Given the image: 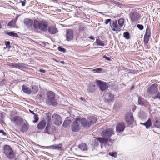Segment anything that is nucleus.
Segmentation results:
<instances>
[{
  "label": "nucleus",
  "instance_id": "1",
  "mask_svg": "<svg viewBox=\"0 0 160 160\" xmlns=\"http://www.w3.org/2000/svg\"><path fill=\"white\" fill-rule=\"evenodd\" d=\"M96 121V118L93 116L88 117L87 119L78 118L72 123L71 129L73 132H78L81 128V124L84 127H89L95 123Z\"/></svg>",
  "mask_w": 160,
  "mask_h": 160
},
{
  "label": "nucleus",
  "instance_id": "2",
  "mask_svg": "<svg viewBox=\"0 0 160 160\" xmlns=\"http://www.w3.org/2000/svg\"><path fill=\"white\" fill-rule=\"evenodd\" d=\"M48 26V22L44 20L36 21L34 22V28L39 32L47 31Z\"/></svg>",
  "mask_w": 160,
  "mask_h": 160
},
{
  "label": "nucleus",
  "instance_id": "3",
  "mask_svg": "<svg viewBox=\"0 0 160 160\" xmlns=\"http://www.w3.org/2000/svg\"><path fill=\"white\" fill-rule=\"evenodd\" d=\"M147 92L149 94L152 96V98H158L160 100V93L158 92L157 84H154L149 87L148 89Z\"/></svg>",
  "mask_w": 160,
  "mask_h": 160
},
{
  "label": "nucleus",
  "instance_id": "4",
  "mask_svg": "<svg viewBox=\"0 0 160 160\" xmlns=\"http://www.w3.org/2000/svg\"><path fill=\"white\" fill-rule=\"evenodd\" d=\"M124 20L122 18L120 19L118 22L117 20L112 21L110 22V26L113 31L116 32H119L121 30V28L122 27L123 25Z\"/></svg>",
  "mask_w": 160,
  "mask_h": 160
},
{
  "label": "nucleus",
  "instance_id": "5",
  "mask_svg": "<svg viewBox=\"0 0 160 160\" xmlns=\"http://www.w3.org/2000/svg\"><path fill=\"white\" fill-rule=\"evenodd\" d=\"M47 98L46 103L49 105L55 106L57 104L56 100L55 98V95L53 92H49L47 94Z\"/></svg>",
  "mask_w": 160,
  "mask_h": 160
},
{
  "label": "nucleus",
  "instance_id": "6",
  "mask_svg": "<svg viewBox=\"0 0 160 160\" xmlns=\"http://www.w3.org/2000/svg\"><path fill=\"white\" fill-rule=\"evenodd\" d=\"M3 153L9 159H12L14 157V152L9 145H6L4 147Z\"/></svg>",
  "mask_w": 160,
  "mask_h": 160
},
{
  "label": "nucleus",
  "instance_id": "7",
  "mask_svg": "<svg viewBox=\"0 0 160 160\" xmlns=\"http://www.w3.org/2000/svg\"><path fill=\"white\" fill-rule=\"evenodd\" d=\"M96 81L97 85L101 91H104L108 88V86L106 82L99 80H96Z\"/></svg>",
  "mask_w": 160,
  "mask_h": 160
},
{
  "label": "nucleus",
  "instance_id": "8",
  "mask_svg": "<svg viewBox=\"0 0 160 160\" xmlns=\"http://www.w3.org/2000/svg\"><path fill=\"white\" fill-rule=\"evenodd\" d=\"M95 141H97L98 144L99 143H104L105 144H108V145H112V142H111V140L108 139L105 137L98 138H97L95 139Z\"/></svg>",
  "mask_w": 160,
  "mask_h": 160
},
{
  "label": "nucleus",
  "instance_id": "9",
  "mask_svg": "<svg viewBox=\"0 0 160 160\" xmlns=\"http://www.w3.org/2000/svg\"><path fill=\"white\" fill-rule=\"evenodd\" d=\"M114 134L113 129L112 128H107L103 131L102 133V136L107 138H109Z\"/></svg>",
  "mask_w": 160,
  "mask_h": 160
},
{
  "label": "nucleus",
  "instance_id": "10",
  "mask_svg": "<svg viewBox=\"0 0 160 160\" xmlns=\"http://www.w3.org/2000/svg\"><path fill=\"white\" fill-rule=\"evenodd\" d=\"M52 120L54 123L56 125H60L62 123V118L58 114H54L52 116Z\"/></svg>",
  "mask_w": 160,
  "mask_h": 160
},
{
  "label": "nucleus",
  "instance_id": "11",
  "mask_svg": "<svg viewBox=\"0 0 160 160\" xmlns=\"http://www.w3.org/2000/svg\"><path fill=\"white\" fill-rule=\"evenodd\" d=\"M105 101L108 104H109L113 101L114 98V95L110 92H107L104 95Z\"/></svg>",
  "mask_w": 160,
  "mask_h": 160
},
{
  "label": "nucleus",
  "instance_id": "12",
  "mask_svg": "<svg viewBox=\"0 0 160 160\" xmlns=\"http://www.w3.org/2000/svg\"><path fill=\"white\" fill-rule=\"evenodd\" d=\"M130 16L132 22L138 21L140 18V16L137 12H132L130 13Z\"/></svg>",
  "mask_w": 160,
  "mask_h": 160
},
{
  "label": "nucleus",
  "instance_id": "13",
  "mask_svg": "<svg viewBox=\"0 0 160 160\" xmlns=\"http://www.w3.org/2000/svg\"><path fill=\"white\" fill-rule=\"evenodd\" d=\"M46 120H48V124L44 131L45 133L50 134V130L51 129V119L50 117H46Z\"/></svg>",
  "mask_w": 160,
  "mask_h": 160
},
{
  "label": "nucleus",
  "instance_id": "14",
  "mask_svg": "<svg viewBox=\"0 0 160 160\" xmlns=\"http://www.w3.org/2000/svg\"><path fill=\"white\" fill-rule=\"evenodd\" d=\"M125 128V125L122 122L119 123L116 128V131L118 132L123 131Z\"/></svg>",
  "mask_w": 160,
  "mask_h": 160
},
{
  "label": "nucleus",
  "instance_id": "15",
  "mask_svg": "<svg viewBox=\"0 0 160 160\" xmlns=\"http://www.w3.org/2000/svg\"><path fill=\"white\" fill-rule=\"evenodd\" d=\"M48 148L56 149L62 151V150L63 147L61 144H54L48 147Z\"/></svg>",
  "mask_w": 160,
  "mask_h": 160
},
{
  "label": "nucleus",
  "instance_id": "16",
  "mask_svg": "<svg viewBox=\"0 0 160 160\" xmlns=\"http://www.w3.org/2000/svg\"><path fill=\"white\" fill-rule=\"evenodd\" d=\"M66 38L68 41H70L73 38V32L72 30H68L67 31Z\"/></svg>",
  "mask_w": 160,
  "mask_h": 160
},
{
  "label": "nucleus",
  "instance_id": "17",
  "mask_svg": "<svg viewBox=\"0 0 160 160\" xmlns=\"http://www.w3.org/2000/svg\"><path fill=\"white\" fill-rule=\"evenodd\" d=\"M125 121L129 124H132L133 122V118L132 114H128L126 115Z\"/></svg>",
  "mask_w": 160,
  "mask_h": 160
},
{
  "label": "nucleus",
  "instance_id": "18",
  "mask_svg": "<svg viewBox=\"0 0 160 160\" xmlns=\"http://www.w3.org/2000/svg\"><path fill=\"white\" fill-rule=\"evenodd\" d=\"M47 121H48V120H46V118H44V119L38 124V128L39 129L41 130L43 129L47 124Z\"/></svg>",
  "mask_w": 160,
  "mask_h": 160
},
{
  "label": "nucleus",
  "instance_id": "19",
  "mask_svg": "<svg viewBox=\"0 0 160 160\" xmlns=\"http://www.w3.org/2000/svg\"><path fill=\"white\" fill-rule=\"evenodd\" d=\"M10 119L12 122H15L17 123L20 122H22L23 121L22 118L19 116H15L14 117L11 116Z\"/></svg>",
  "mask_w": 160,
  "mask_h": 160
},
{
  "label": "nucleus",
  "instance_id": "20",
  "mask_svg": "<svg viewBox=\"0 0 160 160\" xmlns=\"http://www.w3.org/2000/svg\"><path fill=\"white\" fill-rule=\"evenodd\" d=\"M22 88L23 91L25 93L28 94H32L31 90L26 85H23Z\"/></svg>",
  "mask_w": 160,
  "mask_h": 160
},
{
  "label": "nucleus",
  "instance_id": "21",
  "mask_svg": "<svg viewBox=\"0 0 160 160\" xmlns=\"http://www.w3.org/2000/svg\"><path fill=\"white\" fill-rule=\"evenodd\" d=\"M48 32L51 34H54L58 32V29L54 26H51L48 28Z\"/></svg>",
  "mask_w": 160,
  "mask_h": 160
},
{
  "label": "nucleus",
  "instance_id": "22",
  "mask_svg": "<svg viewBox=\"0 0 160 160\" xmlns=\"http://www.w3.org/2000/svg\"><path fill=\"white\" fill-rule=\"evenodd\" d=\"M155 120L153 124L155 127L160 128V118H158L157 117L155 118Z\"/></svg>",
  "mask_w": 160,
  "mask_h": 160
},
{
  "label": "nucleus",
  "instance_id": "23",
  "mask_svg": "<svg viewBox=\"0 0 160 160\" xmlns=\"http://www.w3.org/2000/svg\"><path fill=\"white\" fill-rule=\"evenodd\" d=\"M140 124H142L143 125H144L145 126L146 128L147 129L148 128L152 125L151 121L150 118L148 119L146 122L143 123H141Z\"/></svg>",
  "mask_w": 160,
  "mask_h": 160
},
{
  "label": "nucleus",
  "instance_id": "24",
  "mask_svg": "<svg viewBox=\"0 0 160 160\" xmlns=\"http://www.w3.org/2000/svg\"><path fill=\"white\" fill-rule=\"evenodd\" d=\"M24 24L28 27H30L33 24V21L30 19H26L24 21Z\"/></svg>",
  "mask_w": 160,
  "mask_h": 160
},
{
  "label": "nucleus",
  "instance_id": "25",
  "mask_svg": "<svg viewBox=\"0 0 160 160\" xmlns=\"http://www.w3.org/2000/svg\"><path fill=\"white\" fill-rule=\"evenodd\" d=\"M31 92L32 93H36L38 90V87L36 85H32L31 86Z\"/></svg>",
  "mask_w": 160,
  "mask_h": 160
},
{
  "label": "nucleus",
  "instance_id": "26",
  "mask_svg": "<svg viewBox=\"0 0 160 160\" xmlns=\"http://www.w3.org/2000/svg\"><path fill=\"white\" fill-rule=\"evenodd\" d=\"M79 148L82 151H87V148L85 144L82 143L79 145Z\"/></svg>",
  "mask_w": 160,
  "mask_h": 160
},
{
  "label": "nucleus",
  "instance_id": "27",
  "mask_svg": "<svg viewBox=\"0 0 160 160\" xmlns=\"http://www.w3.org/2000/svg\"><path fill=\"white\" fill-rule=\"evenodd\" d=\"M138 104L141 105L145 106L146 104V102L144 101V100L140 97L138 98Z\"/></svg>",
  "mask_w": 160,
  "mask_h": 160
},
{
  "label": "nucleus",
  "instance_id": "28",
  "mask_svg": "<svg viewBox=\"0 0 160 160\" xmlns=\"http://www.w3.org/2000/svg\"><path fill=\"white\" fill-rule=\"evenodd\" d=\"M71 123V120L68 119H66L63 124V125L65 127H67Z\"/></svg>",
  "mask_w": 160,
  "mask_h": 160
},
{
  "label": "nucleus",
  "instance_id": "29",
  "mask_svg": "<svg viewBox=\"0 0 160 160\" xmlns=\"http://www.w3.org/2000/svg\"><path fill=\"white\" fill-rule=\"evenodd\" d=\"M151 32L149 28L147 27L146 30L145 36L150 37L151 36Z\"/></svg>",
  "mask_w": 160,
  "mask_h": 160
},
{
  "label": "nucleus",
  "instance_id": "30",
  "mask_svg": "<svg viewBox=\"0 0 160 160\" xmlns=\"http://www.w3.org/2000/svg\"><path fill=\"white\" fill-rule=\"evenodd\" d=\"M15 21L12 20L8 23V26L9 27H14L15 25Z\"/></svg>",
  "mask_w": 160,
  "mask_h": 160
},
{
  "label": "nucleus",
  "instance_id": "31",
  "mask_svg": "<svg viewBox=\"0 0 160 160\" xmlns=\"http://www.w3.org/2000/svg\"><path fill=\"white\" fill-rule=\"evenodd\" d=\"M7 34L9 36L12 37H18V35L17 33L12 32H8L7 33Z\"/></svg>",
  "mask_w": 160,
  "mask_h": 160
},
{
  "label": "nucleus",
  "instance_id": "32",
  "mask_svg": "<svg viewBox=\"0 0 160 160\" xmlns=\"http://www.w3.org/2000/svg\"><path fill=\"white\" fill-rule=\"evenodd\" d=\"M150 37L144 35V42L145 44H147L149 39Z\"/></svg>",
  "mask_w": 160,
  "mask_h": 160
},
{
  "label": "nucleus",
  "instance_id": "33",
  "mask_svg": "<svg viewBox=\"0 0 160 160\" xmlns=\"http://www.w3.org/2000/svg\"><path fill=\"white\" fill-rule=\"evenodd\" d=\"M124 37L127 39H128L130 38V35L129 32H125L123 33Z\"/></svg>",
  "mask_w": 160,
  "mask_h": 160
},
{
  "label": "nucleus",
  "instance_id": "34",
  "mask_svg": "<svg viewBox=\"0 0 160 160\" xmlns=\"http://www.w3.org/2000/svg\"><path fill=\"white\" fill-rule=\"evenodd\" d=\"M102 70V69L101 68H97L93 69L92 71L95 72L100 73Z\"/></svg>",
  "mask_w": 160,
  "mask_h": 160
},
{
  "label": "nucleus",
  "instance_id": "35",
  "mask_svg": "<svg viewBox=\"0 0 160 160\" xmlns=\"http://www.w3.org/2000/svg\"><path fill=\"white\" fill-rule=\"evenodd\" d=\"M96 42L98 45L101 46H103L104 45V44L100 40L97 39Z\"/></svg>",
  "mask_w": 160,
  "mask_h": 160
},
{
  "label": "nucleus",
  "instance_id": "36",
  "mask_svg": "<svg viewBox=\"0 0 160 160\" xmlns=\"http://www.w3.org/2000/svg\"><path fill=\"white\" fill-rule=\"evenodd\" d=\"M34 120L33 121L34 122H36L38 120V115L35 114L34 116Z\"/></svg>",
  "mask_w": 160,
  "mask_h": 160
},
{
  "label": "nucleus",
  "instance_id": "37",
  "mask_svg": "<svg viewBox=\"0 0 160 160\" xmlns=\"http://www.w3.org/2000/svg\"><path fill=\"white\" fill-rule=\"evenodd\" d=\"M109 155L112 156L114 157H117V153L116 152H111L109 153Z\"/></svg>",
  "mask_w": 160,
  "mask_h": 160
},
{
  "label": "nucleus",
  "instance_id": "38",
  "mask_svg": "<svg viewBox=\"0 0 160 160\" xmlns=\"http://www.w3.org/2000/svg\"><path fill=\"white\" fill-rule=\"evenodd\" d=\"M137 27L140 30H142L143 29V26L142 25L138 24L137 25Z\"/></svg>",
  "mask_w": 160,
  "mask_h": 160
},
{
  "label": "nucleus",
  "instance_id": "39",
  "mask_svg": "<svg viewBox=\"0 0 160 160\" xmlns=\"http://www.w3.org/2000/svg\"><path fill=\"white\" fill-rule=\"evenodd\" d=\"M58 50L59 51L62 52H65V49L64 48H62L60 47H59L58 48Z\"/></svg>",
  "mask_w": 160,
  "mask_h": 160
},
{
  "label": "nucleus",
  "instance_id": "40",
  "mask_svg": "<svg viewBox=\"0 0 160 160\" xmlns=\"http://www.w3.org/2000/svg\"><path fill=\"white\" fill-rule=\"evenodd\" d=\"M26 1L24 0V1H20V2L22 3V6H24L26 3Z\"/></svg>",
  "mask_w": 160,
  "mask_h": 160
},
{
  "label": "nucleus",
  "instance_id": "41",
  "mask_svg": "<svg viewBox=\"0 0 160 160\" xmlns=\"http://www.w3.org/2000/svg\"><path fill=\"white\" fill-rule=\"evenodd\" d=\"M5 44L7 47H10V42H5Z\"/></svg>",
  "mask_w": 160,
  "mask_h": 160
},
{
  "label": "nucleus",
  "instance_id": "42",
  "mask_svg": "<svg viewBox=\"0 0 160 160\" xmlns=\"http://www.w3.org/2000/svg\"><path fill=\"white\" fill-rule=\"evenodd\" d=\"M111 20L110 19H108L106 20L105 23L106 24H108L109 22H111Z\"/></svg>",
  "mask_w": 160,
  "mask_h": 160
},
{
  "label": "nucleus",
  "instance_id": "43",
  "mask_svg": "<svg viewBox=\"0 0 160 160\" xmlns=\"http://www.w3.org/2000/svg\"><path fill=\"white\" fill-rule=\"evenodd\" d=\"M103 57L104 58H105L106 59H107L108 61H110L111 60V59H110V58H109L108 57H106L105 55L103 56Z\"/></svg>",
  "mask_w": 160,
  "mask_h": 160
},
{
  "label": "nucleus",
  "instance_id": "44",
  "mask_svg": "<svg viewBox=\"0 0 160 160\" xmlns=\"http://www.w3.org/2000/svg\"><path fill=\"white\" fill-rule=\"evenodd\" d=\"M0 133H2L4 135H6V133L3 130H0Z\"/></svg>",
  "mask_w": 160,
  "mask_h": 160
},
{
  "label": "nucleus",
  "instance_id": "45",
  "mask_svg": "<svg viewBox=\"0 0 160 160\" xmlns=\"http://www.w3.org/2000/svg\"><path fill=\"white\" fill-rule=\"evenodd\" d=\"M39 71L41 72H42L43 73H44L45 72V70L42 69H40L39 70Z\"/></svg>",
  "mask_w": 160,
  "mask_h": 160
},
{
  "label": "nucleus",
  "instance_id": "46",
  "mask_svg": "<svg viewBox=\"0 0 160 160\" xmlns=\"http://www.w3.org/2000/svg\"><path fill=\"white\" fill-rule=\"evenodd\" d=\"M94 141L96 143L94 144L95 145L97 146V145H98V144L97 142V141H95V139H94Z\"/></svg>",
  "mask_w": 160,
  "mask_h": 160
},
{
  "label": "nucleus",
  "instance_id": "47",
  "mask_svg": "<svg viewBox=\"0 0 160 160\" xmlns=\"http://www.w3.org/2000/svg\"><path fill=\"white\" fill-rule=\"evenodd\" d=\"M89 38H90V39H92V40L94 39V38H93V37L92 36H91L89 37Z\"/></svg>",
  "mask_w": 160,
  "mask_h": 160
},
{
  "label": "nucleus",
  "instance_id": "48",
  "mask_svg": "<svg viewBox=\"0 0 160 160\" xmlns=\"http://www.w3.org/2000/svg\"><path fill=\"white\" fill-rule=\"evenodd\" d=\"M80 99L82 101H83L84 100H85L84 99L82 98V97H81L80 98Z\"/></svg>",
  "mask_w": 160,
  "mask_h": 160
},
{
  "label": "nucleus",
  "instance_id": "49",
  "mask_svg": "<svg viewBox=\"0 0 160 160\" xmlns=\"http://www.w3.org/2000/svg\"><path fill=\"white\" fill-rule=\"evenodd\" d=\"M13 66L14 67H17V65L16 64H13Z\"/></svg>",
  "mask_w": 160,
  "mask_h": 160
},
{
  "label": "nucleus",
  "instance_id": "50",
  "mask_svg": "<svg viewBox=\"0 0 160 160\" xmlns=\"http://www.w3.org/2000/svg\"><path fill=\"white\" fill-rule=\"evenodd\" d=\"M30 112L31 113H32L33 114H35V113H34V112L33 111H31V110H30Z\"/></svg>",
  "mask_w": 160,
  "mask_h": 160
},
{
  "label": "nucleus",
  "instance_id": "51",
  "mask_svg": "<svg viewBox=\"0 0 160 160\" xmlns=\"http://www.w3.org/2000/svg\"><path fill=\"white\" fill-rule=\"evenodd\" d=\"M60 62L63 64H64L65 63V62L64 61H61Z\"/></svg>",
  "mask_w": 160,
  "mask_h": 160
},
{
  "label": "nucleus",
  "instance_id": "52",
  "mask_svg": "<svg viewBox=\"0 0 160 160\" xmlns=\"http://www.w3.org/2000/svg\"><path fill=\"white\" fill-rule=\"evenodd\" d=\"M52 59L56 62H58V61L55 59L53 58V59Z\"/></svg>",
  "mask_w": 160,
  "mask_h": 160
},
{
  "label": "nucleus",
  "instance_id": "53",
  "mask_svg": "<svg viewBox=\"0 0 160 160\" xmlns=\"http://www.w3.org/2000/svg\"><path fill=\"white\" fill-rule=\"evenodd\" d=\"M3 82V81H2V82H1V83Z\"/></svg>",
  "mask_w": 160,
  "mask_h": 160
},
{
  "label": "nucleus",
  "instance_id": "54",
  "mask_svg": "<svg viewBox=\"0 0 160 160\" xmlns=\"http://www.w3.org/2000/svg\"><path fill=\"white\" fill-rule=\"evenodd\" d=\"M39 146L42 147V146H40V145H39Z\"/></svg>",
  "mask_w": 160,
  "mask_h": 160
}]
</instances>
